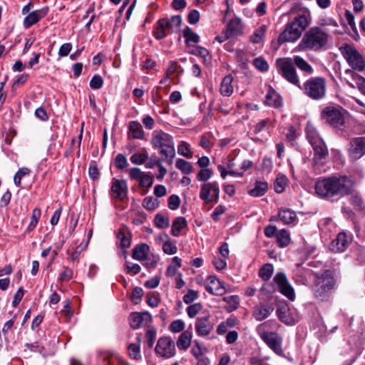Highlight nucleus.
<instances>
[{
  "mask_svg": "<svg viewBox=\"0 0 365 365\" xmlns=\"http://www.w3.org/2000/svg\"><path fill=\"white\" fill-rule=\"evenodd\" d=\"M353 185L354 180L347 175H331L319 178L314 190L321 199L335 202L351 194Z\"/></svg>",
  "mask_w": 365,
  "mask_h": 365,
  "instance_id": "1",
  "label": "nucleus"
},
{
  "mask_svg": "<svg viewBox=\"0 0 365 365\" xmlns=\"http://www.w3.org/2000/svg\"><path fill=\"white\" fill-rule=\"evenodd\" d=\"M314 277L313 294L314 297L322 302L328 301L336 284L334 272L331 269H324L314 272Z\"/></svg>",
  "mask_w": 365,
  "mask_h": 365,
  "instance_id": "2",
  "label": "nucleus"
},
{
  "mask_svg": "<svg viewBox=\"0 0 365 365\" xmlns=\"http://www.w3.org/2000/svg\"><path fill=\"white\" fill-rule=\"evenodd\" d=\"M310 20L305 13L299 14L294 19L286 25L285 29L279 34L277 43L282 45L286 42H294L299 38L302 32L309 25Z\"/></svg>",
  "mask_w": 365,
  "mask_h": 365,
  "instance_id": "3",
  "label": "nucleus"
},
{
  "mask_svg": "<svg viewBox=\"0 0 365 365\" xmlns=\"http://www.w3.org/2000/svg\"><path fill=\"white\" fill-rule=\"evenodd\" d=\"M328 34L319 27L311 28L303 36L299 47L302 50L319 51L326 46Z\"/></svg>",
  "mask_w": 365,
  "mask_h": 365,
  "instance_id": "4",
  "label": "nucleus"
},
{
  "mask_svg": "<svg viewBox=\"0 0 365 365\" xmlns=\"http://www.w3.org/2000/svg\"><path fill=\"white\" fill-rule=\"evenodd\" d=\"M182 24L180 15H174L170 18L160 19L158 21V26L153 34L157 39L164 38L167 34H177L180 39L181 26Z\"/></svg>",
  "mask_w": 365,
  "mask_h": 365,
  "instance_id": "5",
  "label": "nucleus"
},
{
  "mask_svg": "<svg viewBox=\"0 0 365 365\" xmlns=\"http://www.w3.org/2000/svg\"><path fill=\"white\" fill-rule=\"evenodd\" d=\"M300 89L309 98L320 101L326 96V79L323 77H311L301 86Z\"/></svg>",
  "mask_w": 365,
  "mask_h": 365,
  "instance_id": "6",
  "label": "nucleus"
},
{
  "mask_svg": "<svg viewBox=\"0 0 365 365\" xmlns=\"http://www.w3.org/2000/svg\"><path fill=\"white\" fill-rule=\"evenodd\" d=\"M151 143L155 148L160 149V153L165 155V160L171 164L175 155L174 143L170 135L164 133L158 132L153 134Z\"/></svg>",
  "mask_w": 365,
  "mask_h": 365,
  "instance_id": "7",
  "label": "nucleus"
},
{
  "mask_svg": "<svg viewBox=\"0 0 365 365\" xmlns=\"http://www.w3.org/2000/svg\"><path fill=\"white\" fill-rule=\"evenodd\" d=\"M278 73L288 83L301 88L299 78L292 62V58H278L276 62Z\"/></svg>",
  "mask_w": 365,
  "mask_h": 365,
  "instance_id": "8",
  "label": "nucleus"
},
{
  "mask_svg": "<svg viewBox=\"0 0 365 365\" xmlns=\"http://www.w3.org/2000/svg\"><path fill=\"white\" fill-rule=\"evenodd\" d=\"M339 51L353 70L359 72L365 70V59L354 46L345 43L339 48Z\"/></svg>",
  "mask_w": 365,
  "mask_h": 365,
  "instance_id": "9",
  "label": "nucleus"
},
{
  "mask_svg": "<svg viewBox=\"0 0 365 365\" xmlns=\"http://www.w3.org/2000/svg\"><path fill=\"white\" fill-rule=\"evenodd\" d=\"M343 108L340 106H327L321 112V118L334 128H340L345 122Z\"/></svg>",
  "mask_w": 365,
  "mask_h": 365,
  "instance_id": "10",
  "label": "nucleus"
},
{
  "mask_svg": "<svg viewBox=\"0 0 365 365\" xmlns=\"http://www.w3.org/2000/svg\"><path fill=\"white\" fill-rule=\"evenodd\" d=\"M220 188L216 181L205 182L201 186L200 197L205 203H217L219 201Z\"/></svg>",
  "mask_w": 365,
  "mask_h": 365,
  "instance_id": "11",
  "label": "nucleus"
},
{
  "mask_svg": "<svg viewBox=\"0 0 365 365\" xmlns=\"http://www.w3.org/2000/svg\"><path fill=\"white\" fill-rule=\"evenodd\" d=\"M347 153L349 159L356 161L365 155V136L354 137L349 143Z\"/></svg>",
  "mask_w": 365,
  "mask_h": 365,
  "instance_id": "12",
  "label": "nucleus"
},
{
  "mask_svg": "<svg viewBox=\"0 0 365 365\" xmlns=\"http://www.w3.org/2000/svg\"><path fill=\"white\" fill-rule=\"evenodd\" d=\"M155 350L157 355L168 359L175 355V344L170 337H160L157 342Z\"/></svg>",
  "mask_w": 365,
  "mask_h": 365,
  "instance_id": "13",
  "label": "nucleus"
},
{
  "mask_svg": "<svg viewBox=\"0 0 365 365\" xmlns=\"http://www.w3.org/2000/svg\"><path fill=\"white\" fill-rule=\"evenodd\" d=\"M273 282L278 286L279 291L282 294L291 301L295 299L294 290L289 283L284 273L277 272L274 277Z\"/></svg>",
  "mask_w": 365,
  "mask_h": 365,
  "instance_id": "14",
  "label": "nucleus"
},
{
  "mask_svg": "<svg viewBox=\"0 0 365 365\" xmlns=\"http://www.w3.org/2000/svg\"><path fill=\"white\" fill-rule=\"evenodd\" d=\"M110 195L113 199L123 201L128 199V185L125 180L113 178L111 182Z\"/></svg>",
  "mask_w": 365,
  "mask_h": 365,
  "instance_id": "15",
  "label": "nucleus"
},
{
  "mask_svg": "<svg viewBox=\"0 0 365 365\" xmlns=\"http://www.w3.org/2000/svg\"><path fill=\"white\" fill-rule=\"evenodd\" d=\"M182 266V260L178 257H174L172 259L171 263L168 265L166 269V274L168 277L172 278L175 282V287L181 289L182 287V280L181 274L178 269Z\"/></svg>",
  "mask_w": 365,
  "mask_h": 365,
  "instance_id": "16",
  "label": "nucleus"
},
{
  "mask_svg": "<svg viewBox=\"0 0 365 365\" xmlns=\"http://www.w3.org/2000/svg\"><path fill=\"white\" fill-rule=\"evenodd\" d=\"M261 339L277 355L282 356V338L275 332H264L261 334Z\"/></svg>",
  "mask_w": 365,
  "mask_h": 365,
  "instance_id": "17",
  "label": "nucleus"
},
{
  "mask_svg": "<svg viewBox=\"0 0 365 365\" xmlns=\"http://www.w3.org/2000/svg\"><path fill=\"white\" fill-rule=\"evenodd\" d=\"M207 281L209 282V284L205 286V289L210 294L216 296H222L226 292L223 282L216 276H209L207 277Z\"/></svg>",
  "mask_w": 365,
  "mask_h": 365,
  "instance_id": "18",
  "label": "nucleus"
},
{
  "mask_svg": "<svg viewBox=\"0 0 365 365\" xmlns=\"http://www.w3.org/2000/svg\"><path fill=\"white\" fill-rule=\"evenodd\" d=\"M130 324L133 329H139L143 325H146L152 322V316L148 312L132 313L129 317Z\"/></svg>",
  "mask_w": 365,
  "mask_h": 365,
  "instance_id": "19",
  "label": "nucleus"
},
{
  "mask_svg": "<svg viewBox=\"0 0 365 365\" xmlns=\"http://www.w3.org/2000/svg\"><path fill=\"white\" fill-rule=\"evenodd\" d=\"M314 150L313 160L315 164H322V160H324L328 154V148L324 140L318 141L313 145H311Z\"/></svg>",
  "mask_w": 365,
  "mask_h": 365,
  "instance_id": "20",
  "label": "nucleus"
},
{
  "mask_svg": "<svg viewBox=\"0 0 365 365\" xmlns=\"http://www.w3.org/2000/svg\"><path fill=\"white\" fill-rule=\"evenodd\" d=\"M212 329V325L210 322V316L198 317L195 322V330L199 336L208 335Z\"/></svg>",
  "mask_w": 365,
  "mask_h": 365,
  "instance_id": "21",
  "label": "nucleus"
},
{
  "mask_svg": "<svg viewBox=\"0 0 365 365\" xmlns=\"http://www.w3.org/2000/svg\"><path fill=\"white\" fill-rule=\"evenodd\" d=\"M48 11V7H43L29 13L24 19V25L25 28H29L36 24L40 19L45 17Z\"/></svg>",
  "mask_w": 365,
  "mask_h": 365,
  "instance_id": "22",
  "label": "nucleus"
},
{
  "mask_svg": "<svg viewBox=\"0 0 365 365\" xmlns=\"http://www.w3.org/2000/svg\"><path fill=\"white\" fill-rule=\"evenodd\" d=\"M274 311V307L271 304L260 303L256 306L253 311V317L257 321H262L267 319Z\"/></svg>",
  "mask_w": 365,
  "mask_h": 365,
  "instance_id": "23",
  "label": "nucleus"
},
{
  "mask_svg": "<svg viewBox=\"0 0 365 365\" xmlns=\"http://www.w3.org/2000/svg\"><path fill=\"white\" fill-rule=\"evenodd\" d=\"M264 103L269 106L279 108L283 106L282 98L272 87L269 86L265 96Z\"/></svg>",
  "mask_w": 365,
  "mask_h": 365,
  "instance_id": "24",
  "label": "nucleus"
},
{
  "mask_svg": "<svg viewBox=\"0 0 365 365\" xmlns=\"http://www.w3.org/2000/svg\"><path fill=\"white\" fill-rule=\"evenodd\" d=\"M278 217L285 225H295L298 222L295 212L288 208L280 207L278 210Z\"/></svg>",
  "mask_w": 365,
  "mask_h": 365,
  "instance_id": "25",
  "label": "nucleus"
},
{
  "mask_svg": "<svg viewBox=\"0 0 365 365\" xmlns=\"http://www.w3.org/2000/svg\"><path fill=\"white\" fill-rule=\"evenodd\" d=\"M332 250L337 252H344L349 246V240L344 232H339L336 237L331 242Z\"/></svg>",
  "mask_w": 365,
  "mask_h": 365,
  "instance_id": "26",
  "label": "nucleus"
},
{
  "mask_svg": "<svg viewBox=\"0 0 365 365\" xmlns=\"http://www.w3.org/2000/svg\"><path fill=\"white\" fill-rule=\"evenodd\" d=\"M184 38L185 46L187 50H190L191 47H195L200 41V36L196 34L190 27L186 26L184 28Z\"/></svg>",
  "mask_w": 365,
  "mask_h": 365,
  "instance_id": "27",
  "label": "nucleus"
},
{
  "mask_svg": "<svg viewBox=\"0 0 365 365\" xmlns=\"http://www.w3.org/2000/svg\"><path fill=\"white\" fill-rule=\"evenodd\" d=\"M241 21L238 18L232 19L227 25L226 38L237 36L241 33Z\"/></svg>",
  "mask_w": 365,
  "mask_h": 365,
  "instance_id": "28",
  "label": "nucleus"
},
{
  "mask_svg": "<svg viewBox=\"0 0 365 365\" xmlns=\"http://www.w3.org/2000/svg\"><path fill=\"white\" fill-rule=\"evenodd\" d=\"M150 251V247L147 244H140L133 250L132 257L138 261L145 260Z\"/></svg>",
  "mask_w": 365,
  "mask_h": 365,
  "instance_id": "29",
  "label": "nucleus"
},
{
  "mask_svg": "<svg viewBox=\"0 0 365 365\" xmlns=\"http://www.w3.org/2000/svg\"><path fill=\"white\" fill-rule=\"evenodd\" d=\"M267 190V182L257 180L255 182L254 187L248 191V194L252 197H258L264 195Z\"/></svg>",
  "mask_w": 365,
  "mask_h": 365,
  "instance_id": "30",
  "label": "nucleus"
},
{
  "mask_svg": "<svg viewBox=\"0 0 365 365\" xmlns=\"http://www.w3.org/2000/svg\"><path fill=\"white\" fill-rule=\"evenodd\" d=\"M233 77L231 74L225 76L220 85V93L223 96H230L233 93V86L232 85Z\"/></svg>",
  "mask_w": 365,
  "mask_h": 365,
  "instance_id": "31",
  "label": "nucleus"
},
{
  "mask_svg": "<svg viewBox=\"0 0 365 365\" xmlns=\"http://www.w3.org/2000/svg\"><path fill=\"white\" fill-rule=\"evenodd\" d=\"M144 131L142 125L137 121H131L129 124V137L133 139H143Z\"/></svg>",
  "mask_w": 365,
  "mask_h": 365,
  "instance_id": "32",
  "label": "nucleus"
},
{
  "mask_svg": "<svg viewBox=\"0 0 365 365\" xmlns=\"http://www.w3.org/2000/svg\"><path fill=\"white\" fill-rule=\"evenodd\" d=\"M292 62L294 66H297L299 69L307 74H312L313 73V68L311 65L301 56H294Z\"/></svg>",
  "mask_w": 365,
  "mask_h": 365,
  "instance_id": "33",
  "label": "nucleus"
},
{
  "mask_svg": "<svg viewBox=\"0 0 365 365\" xmlns=\"http://www.w3.org/2000/svg\"><path fill=\"white\" fill-rule=\"evenodd\" d=\"M187 53L202 58L205 63L209 62L210 61V52L205 47L200 46L191 47L190 50H187Z\"/></svg>",
  "mask_w": 365,
  "mask_h": 365,
  "instance_id": "34",
  "label": "nucleus"
},
{
  "mask_svg": "<svg viewBox=\"0 0 365 365\" xmlns=\"http://www.w3.org/2000/svg\"><path fill=\"white\" fill-rule=\"evenodd\" d=\"M277 315L279 319L287 324H289L290 317H289V309L287 304L285 305H279L277 308L276 311Z\"/></svg>",
  "mask_w": 365,
  "mask_h": 365,
  "instance_id": "35",
  "label": "nucleus"
},
{
  "mask_svg": "<svg viewBox=\"0 0 365 365\" xmlns=\"http://www.w3.org/2000/svg\"><path fill=\"white\" fill-rule=\"evenodd\" d=\"M305 133H306V137H307L309 143L311 145L318 143V141L323 140L319 136L316 129L313 126H312L309 124H307V125L305 128Z\"/></svg>",
  "mask_w": 365,
  "mask_h": 365,
  "instance_id": "36",
  "label": "nucleus"
},
{
  "mask_svg": "<svg viewBox=\"0 0 365 365\" xmlns=\"http://www.w3.org/2000/svg\"><path fill=\"white\" fill-rule=\"evenodd\" d=\"M276 237H277V245L279 247H282V248L285 247L290 242L289 232L284 229L281 230L277 233Z\"/></svg>",
  "mask_w": 365,
  "mask_h": 365,
  "instance_id": "37",
  "label": "nucleus"
},
{
  "mask_svg": "<svg viewBox=\"0 0 365 365\" xmlns=\"http://www.w3.org/2000/svg\"><path fill=\"white\" fill-rule=\"evenodd\" d=\"M287 185V178L284 175H278L274 182V189L277 193H282Z\"/></svg>",
  "mask_w": 365,
  "mask_h": 365,
  "instance_id": "38",
  "label": "nucleus"
},
{
  "mask_svg": "<svg viewBox=\"0 0 365 365\" xmlns=\"http://www.w3.org/2000/svg\"><path fill=\"white\" fill-rule=\"evenodd\" d=\"M274 272V267L272 264H264L259 270V277L264 281H268Z\"/></svg>",
  "mask_w": 365,
  "mask_h": 365,
  "instance_id": "39",
  "label": "nucleus"
},
{
  "mask_svg": "<svg viewBox=\"0 0 365 365\" xmlns=\"http://www.w3.org/2000/svg\"><path fill=\"white\" fill-rule=\"evenodd\" d=\"M349 202L354 207L361 208L363 205V200L359 194L355 190V182L354 181L353 190L351 194H349Z\"/></svg>",
  "mask_w": 365,
  "mask_h": 365,
  "instance_id": "40",
  "label": "nucleus"
},
{
  "mask_svg": "<svg viewBox=\"0 0 365 365\" xmlns=\"http://www.w3.org/2000/svg\"><path fill=\"white\" fill-rule=\"evenodd\" d=\"M159 205L160 201L152 196L145 197L142 203L143 207L148 210H153L156 209Z\"/></svg>",
  "mask_w": 365,
  "mask_h": 365,
  "instance_id": "41",
  "label": "nucleus"
},
{
  "mask_svg": "<svg viewBox=\"0 0 365 365\" xmlns=\"http://www.w3.org/2000/svg\"><path fill=\"white\" fill-rule=\"evenodd\" d=\"M154 222L156 227L163 229L169 227V217L160 213H158L154 219Z\"/></svg>",
  "mask_w": 365,
  "mask_h": 365,
  "instance_id": "42",
  "label": "nucleus"
},
{
  "mask_svg": "<svg viewBox=\"0 0 365 365\" xmlns=\"http://www.w3.org/2000/svg\"><path fill=\"white\" fill-rule=\"evenodd\" d=\"M253 66L261 72H266L269 69V64L263 57H257L253 60Z\"/></svg>",
  "mask_w": 365,
  "mask_h": 365,
  "instance_id": "43",
  "label": "nucleus"
},
{
  "mask_svg": "<svg viewBox=\"0 0 365 365\" xmlns=\"http://www.w3.org/2000/svg\"><path fill=\"white\" fill-rule=\"evenodd\" d=\"M148 158V155L145 150L141 153H135L130 157V161L135 165H142Z\"/></svg>",
  "mask_w": 365,
  "mask_h": 365,
  "instance_id": "44",
  "label": "nucleus"
},
{
  "mask_svg": "<svg viewBox=\"0 0 365 365\" xmlns=\"http://www.w3.org/2000/svg\"><path fill=\"white\" fill-rule=\"evenodd\" d=\"M180 71H178V66L176 62H173L167 69L166 78H170L171 81H174L175 78L178 76Z\"/></svg>",
  "mask_w": 365,
  "mask_h": 365,
  "instance_id": "45",
  "label": "nucleus"
},
{
  "mask_svg": "<svg viewBox=\"0 0 365 365\" xmlns=\"http://www.w3.org/2000/svg\"><path fill=\"white\" fill-rule=\"evenodd\" d=\"M41 212L39 208L36 207L33 210L31 222L27 228L28 230H29V231L32 230L36 227V226L38 223V221L41 217Z\"/></svg>",
  "mask_w": 365,
  "mask_h": 365,
  "instance_id": "46",
  "label": "nucleus"
},
{
  "mask_svg": "<svg viewBox=\"0 0 365 365\" xmlns=\"http://www.w3.org/2000/svg\"><path fill=\"white\" fill-rule=\"evenodd\" d=\"M213 174V171L209 168L201 169L196 176V179L200 182H206Z\"/></svg>",
  "mask_w": 365,
  "mask_h": 365,
  "instance_id": "47",
  "label": "nucleus"
},
{
  "mask_svg": "<svg viewBox=\"0 0 365 365\" xmlns=\"http://www.w3.org/2000/svg\"><path fill=\"white\" fill-rule=\"evenodd\" d=\"M202 309V304L200 302H197V303H194V304L188 306L186 309V312L187 313V315L190 318H193L200 312V311Z\"/></svg>",
  "mask_w": 365,
  "mask_h": 365,
  "instance_id": "48",
  "label": "nucleus"
},
{
  "mask_svg": "<svg viewBox=\"0 0 365 365\" xmlns=\"http://www.w3.org/2000/svg\"><path fill=\"white\" fill-rule=\"evenodd\" d=\"M266 26H262L259 29L256 30L251 36V41L255 43L260 42L266 31Z\"/></svg>",
  "mask_w": 365,
  "mask_h": 365,
  "instance_id": "49",
  "label": "nucleus"
},
{
  "mask_svg": "<svg viewBox=\"0 0 365 365\" xmlns=\"http://www.w3.org/2000/svg\"><path fill=\"white\" fill-rule=\"evenodd\" d=\"M182 228V217H177L172 225V233L175 236H179Z\"/></svg>",
  "mask_w": 365,
  "mask_h": 365,
  "instance_id": "50",
  "label": "nucleus"
},
{
  "mask_svg": "<svg viewBox=\"0 0 365 365\" xmlns=\"http://www.w3.org/2000/svg\"><path fill=\"white\" fill-rule=\"evenodd\" d=\"M199 297V292L193 289H189L187 294H184V303L189 304L192 303Z\"/></svg>",
  "mask_w": 365,
  "mask_h": 365,
  "instance_id": "51",
  "label": "nucleus"
},
{
  "mask_svg": "<svg viewBox=\"0 0 365 365\" xmlns=\"http://www.w3.org/2000/svg\"><path fill=\"white\" fill-rule=\"evenodd\" d=\"M128 161L125 155L118 154L115 158V165L120 170H123L128 166Z\"/></svg>",
  "mask_w": 365,
  "mask_h": 365,
  "instance_id": "52",
  "label": "nucleus"
},
{
  "mask_svg": "<svg viewBox=\"0 0 365 365\" xmlns=\"http://www.w3.org/2000/svg\"><path fill=\"white\" fill-rule=\"evenodd\" d=\"M180 205V199L176 195H172L169 197L168 200V207L172 210H177Z\"/></svg>",
  "mask_w": 365,
  "mask_h": 365,
  "instance_id": "53",
  "label": "nucleus"
},
{
  "mask_svg": "<svg viewBox=\"0 0 365 365\" xmlns=\"http://www.w3.org/2000/svg\"><path fill=\"white\" fill-rule=\"evenodd\" d=\"M103 80L99 75H94L90 81V86L92 89H99L103 86Z\"/></svg>",
  "mask_w": 365,
  "mask_h": 365,
  "instance_id": "54",
  "label": "nucleus"
},
{
  "mask_svg": "<svg viewBox=\"0 0 365 365\" xmlns=\"http://www.w3.org/2000/svg\"><path fill=\"white\" fill-rule=\"evenodd\" d=\"M117 237L120 240L122 247L127 248L130 246V238L128 237L123 231L120 230L118 232Z\"/></svg>",
  "mask_w": 365,
  "mask_h": 365,
  "instance_id": "55",
  "label": "nucleus"
},
{
  "mask_svg": "<svg viewBox=\"0 0 365 365\" xmlns=\"http://www.w3.org/2000/svg\"><path fill=\"white\" fill-rule=\"evenodd\" d=\"M129 354L135 359H140V346L135 344H130L128 346Z\"/></svg>",
  "mask_w": 365,
  "mask_h": 365,
  "instance_id": "56",
  "label": "nucleus"
},
{
  "mask_svg": "<svg viewBox=\"0 0 365 365\" xmlns=\"http://www.w3.org/2000/svg\"><path fill=\"white\" fill-rule=\"evenodd\" d=\"M143 294V289L141 287H136L133 290L131 300L135 304H138L141 301Z\"/></svg>",
  "mask_w": 365,
  "mask_h": 365,
  "instance_id": "57",
  "label": "nucleus"
},
{
  "mask_svg": "<svg viewBox=\"0 0 365 365\" xmlns=\"http://www.w3.org/2000/svg\"><path fill=\"white\" fill-rule=\"evenodd\" d=\"M200 12L196 9L191 10L187 15V21L190 24H196L200 20Z\"/></svg>",
  "mask_w": 365,
  "mask_h": 365,
  "instance_id": "58",
  "label": "nucleus"
},
{
  "mask_svg": "<svg viewBox=\"0 0 365 365\" xmlns=\"http://www.w3.org/2000/svg\"><path fill=\"white\" fill-rule=\"evenodd\" d=\"M162 249L168 255H173L177 252L176 246L170 241L164 242Z\"/></svg>",
  "mask_w": 365,
  "mask_h": 365,
  "instance_id": "59",
  "label": "nucleus"
},
{
  "mask_svg": "<svg viewBox=\"0 0 365 365\" xmlns=\"http://www.w3.org/2000/svg\"><path fill=\"white\" fill-rule=\"evenodd\" d=\"M269 123V118L260 120L254 127V130H253L254 133L258 134L260 132H262L265 128V127L267 125V124Z\"/></svg>",
  "mask_w": 365,
  "mask_h": 365,
  "instance_id": "60",
  "label": "nucleus"
},
{
  "mask_svg": "<svg viewBox=\"0 0 365 365\" xmlns=\"http://www.w3.org/2000/svg\"><path fill=\"white\" fill-rule=\"evenodd\" d=\"M225 210L226 208L224 205H220L217 206L211 215L212 220L215 222L218 221L220 216L224 214Z\"/></svg>",
  "mask_w": 365,
  "mask_h": 365,
  "instance_id": "61",
  "label": "nucleus"
},
{
  "mask_svg": "<svg viewBox=\"0 0 365 365\" xmlns=\"http://www.w3.org/2000/svg\"><path fill=\"white\" fill-rule=\"evenodd\" d=\"M212 264L215 266V269L217 270L225 269L227 267V262L225 259H221L215 257L212 259Z\"/></svg>",
  "mask_w": 365,
  "mask_h": 365,
  "instance_id": "62",
  "label": "nucleus"
},
{
  "mask_svg": "<svg viewBox=\"0 0 365 365\" xmlns=\"http://www.w3.org/2000/svg\"><path fill=\"white\" fill-rule=\"evenodd\" d=\"M156 337L155 329H148L146 332L147 343L148 347L151 348L153 346Z\"/></svg>",
  "mask_w": 365,
  "mask_h": 365,
  "instance_id": "63",
  "label": "nucleus"
},
{
  "mask_svg": "<svg viewBox=\"0 0 365 365\" xmlns=\"http://www.w3.org/2000/svg\"><path fill=\"white\" fill-rule=\"evenodd\" d=\"M140 185L141 187H150L153 183V178L149 175H143L140 180Z\"/></svg>",
  "mask_w": 365,
  "mask_h": 365,
  "instance_id": "64",
  "label": "nucleus"
}]
</instances>
